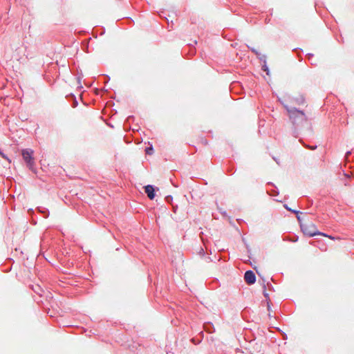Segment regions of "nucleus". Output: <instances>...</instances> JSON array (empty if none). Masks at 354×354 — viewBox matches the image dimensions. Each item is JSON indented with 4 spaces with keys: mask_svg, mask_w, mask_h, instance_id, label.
Segmentation results:
<instances>
[{
    "mask_svg": "<svg viewBox=\"0 0 354 354\" xmlns=\"http://www.w3.org/2000/svg\"><path fill=\"white\" fill-rule=\"evenodd\" d=\"M295 213L297 214V218L299 220L300 223V227L306 235H308L309 236H314L315 235H321L323 236H326L330 238V239H334V237H332L331 236H328L324 233L320 232L317 230V226L311 221L308 220H304L301 221L300 216L299 215V212L295 210H292Z\"/></svg>",
    "mask_w": 354,
    "mask_h": 354,
    "instance_id": "nucleus-1",
    "label": "nucleus"
},
{
    "mask_svg": "<svg viewBox=\"0 0 354 354\" xmlns=\"http://www.w3.org/2000/svg\"><path fill=\"white\" fill-rule=\"evenodd\" d=\"M288 112L290 119L294 124L301 123L308 120L307 116L303 111H299L295 108L288 109Z\"/></svg>",
    "mask_w": 354,
    "mask_h": 354,
    "instance_id": "nucleus-2",
    "label": "nucleus"
},
{
    "mask_svg": "<svg viewBox=\"0 0 354 354\" xmlns=\"http://www.w3.org/2000/svg\"><path fill=\"white\" fill-rule=\"evenodd\" d=\"M33 150L30 149H23L21 151V155L23 156V159L26 162L27 166L29 169L33 171L34 170V158H33Z\"/></svg>",
    "mask_w": 354,
    "mask_h": 354,
    "instance_id": "nucleus-3",
    "label": "nucleus"
},
{
    "mask_svg": "<svg viewBox=\"0 0 354 354\" xmlns=\"http://www.w3.org/2000/svg\"><path fill=\"white\" fill-rule=\"evenodd\" d=\"M244 279L248 284H253L256 281L254 273L252 270L246 271L244 275Z\"/></svg>",
    "mask_w": 354,
    "mask_h": 354,
    "instance_id": "nucleus-4",
    "label": "nucleus"
},
{
    "mask_svg": "<svg viewBox=\"0 0 354 354\" xmlns=\"http://www.w3.org/2000/svg\"><path fill=\"white\" fill-rule=\"evenodd\" d=\"M291 100L297 104H303L305 102L304 97L298 93H294L291 97Z\"/></svg>",
    "mask_w": 354,
    "mask_h": 354,
    "instance_id": "nucleus-5",
    "label": "nucleus"
},
{
    "mask_svg": "<svg viewBox=\"0 0 354 354\" xmlns=\"http://www.w3.org/2000/svg\"><path fill=\"white\" fill-rule=\"evenodd\" d=\"M145 191L147 194V196L151 199H153L155 197V189L152 185H147L145 187Z\"/></svg>",
    "mask_w": 354,
    "mask_h": 354,
    "instance_id": "nucleus-6",
    "label": "nucleus"
},
{
    "mask_svg": "<svg viewBox=\"0 0 354 354\" xmlns=\"http://www.w3.org/2000/svg\"><path fill=\"white\" fill-rule=\"evenodd\" d=\"M153 151V149L151 147H149L146 149V153L148 154H151Z\"/></svg>",
    "mask_w": 354,
    "mask_h": 354,
    "instance_id": "nucleus-7",
    "label": "nucleus"
},
{
    "mask_svg": "<svg viewBox=\"0 0 354 354\" xmlns=\"http://www.w3.org/2000/svg\"><path fill=\"white\" fill-rule=\"evenodd\" d=\"M285 207H286V209H288V210H290V211H292V210H291L290 209H289L286 205H285Z\"/></svg>",
    "mask_w": 354,
    "mask_h": 354,
    "instance_id": "nucleus-8",
    "label": "nucleus"
},
{
    "mask_svg": "<svg viewBox=\"0 0 354 354\" xmlns=\"http://www.w3.org/2000/svg\"><path fill=\"white\" fill-rule=\"evenodd\" d=\"M264 295H265L266 297H268V293L264 292Z\"/></svg>",
    "mask_w": 354,
    "mask_h": 354,
    "instance_id": "nucleus-9",
    "label": "nucleus"
},
{
    "mask_svg": "<svg viewBox=\"0 0 354 354\" xmlns=\"http://www.w3.org/2000/svg\"><path fill=\"white\" fill-rule=\"evenodd\" d=\"M0 154H1V155H2V156H3V158H6V157H5V156H4V155H3L1 152H0Z\"/></svg>",
    "mask_w": 354,
    "mask_h": 354,
    "instance_id": "nucleus-10",
    "label": "nucleus"
}]
</instances>
